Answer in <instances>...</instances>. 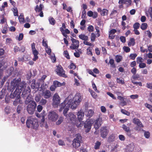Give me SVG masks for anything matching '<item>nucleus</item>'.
Wrapping results in <instances>:
<instances>
[{
    "mask_svg": "<svg viewBox=\"0 0 152 152\" xmlns=\"http://www.w3.org/2000/svg\"><path fill=\"white\" fill-rule=\"evenodd\" d=\"M140 27V24L139 23L136 22L134 23L133 25L134 29H137Z\"/></svg>",
    "mask_w": 152,
    "mask_h": 152,
    "instance_id": "nucleus-46",
    "label": "nucleus"
},
{
    "mask_svg": "<svg viewBox=\"0 0 152 152\" xmlns=\"http://www.w3.org/2000/svg\"><path fill=\"white\" fill-rule=\"evenodd\" d=\"M82 137L80 134H77L76 135V138L74 139L72 141V145L74 148H76L79 147L82 141Z\"/></svg>",
    "mask_w": 152,
    "mask_h": 152,
    "instance_id": "nucleus-4",
    "label": "nucleus"
},
{
    "mask_svg": "<svg viewBox=\"0 0 152 152\" xmlns=\"http://www.w3.org/2000/svg\"><path fill=\"white\" fill-rule=\"evenodd\" d=\"M87 15L89 17H92L93 18H96L98 17V13L96 12H93L91 11H89L87 12Z\"/></svg>",
    "mask_w": 152,
    "mask_h": 152,
    "instance_id": "nucleus-20",
    "label": "nucleus"
},
{
    "mask_svg": "<svg viewBox=\"0 0 152 152\" xmlns=\"http://www.w3.org/2000/svg\"><path fill=\"white\" fill-rule=\"evenodd\" d=\"M67 113L65 114L66 116L68 118V120H69L71 121H74L76 118V116L72 113H69L67 116L66 114ZM65 116V115H64Z\"/></svg>",
    "mask_w": 152,
    "mask_h": 152,
    "instance_id": "nucleus-21",
    "label": "nucleus"
},
{
    "mask_svg": "<svg viewBox=\"0 0 152 152\" xmlns=\"http://www.w3.org/2000/svg\"><path fill=\"white\" fill-rule=\"evenodd\" d=\"M22 109H23L22 107L20 105H18V106L16 110H17V113L18 114L20 113L21 112V111L22 110Z\"/></svg>",
    "mask_w": 152,
    "mask_h": 152,
    "instance_id": "nucleus-51",
    "label": "nucleus"
},
{
    "mask_svg": "<svg viewBox=\"0 0 152 152\" xmlns=\"http://www.w3.org/2000/svg\"><path fill=\"white\" fill-rule=\"evenodd\" d=\"M117 82L119 84H124L125 83L124 80L123 79H120V78H117L116 79Z\"/></svg>",
    "mask_w": 152,
    "mask_h": 152,
    "instance_id": "nucleus-36",
    "label": "nucleus"
},
{
    "mask_svg": "<svg viewBox=\"0 0 152 152\" xmlns=\"http://www.w3.org/2000/svg\"><path fill=\"white\" fill-rule=\"evenodd\" d=\"M26 99L25 101V103L26 104H29L31 103L32 102H35L34 101L31 100V96L30 95L29 96L26 97Z\"/></svg>",
    "mask_w": 152,
    "mask_h": 152,
    "instance_id": "nucleus-25",
    "label": "nucleus"
},
{
    "mask_svg": "<svg viewBox=\"0 0 152 152\" xmlns=\"http://www.w3.org/2000/svg\"><path fill=\"white\" fill-rule=\"evenodd\" d=\"M32 83H31V86L32 88L34 89L35 87L36 80H35L33 79L32 80Z\"/></svg>",
    "mask_w": 152,
    "mask_h": 152,
    "instance_id": "nucleus-61",
    "label": "nucleus"
},
{
    "mask_svg": "<svg viewBox=\"0 0 152 152\" xmlns=\"http://www.w3.org/2000/svg\"><path fill=\"white\" fill-rule=\"evenodd\" d=\"M145 106L149 110H150L151 112L152 113V105L148 104L147 103H146L145 104Z\"/></svg>",
    "mask_w": 152,
    "mask_h": 152,
    "instance_id": "nucleus-54",
    "label": "nucleus"
},
{
    "mask_svg": "<svg viewBox=\"0 0 152 152\" xmlns=\"http://www.w3.org/2000/svg\"><path fill=\"white\" fill-rule=\"evenodd\" d=\"M71 40L72 44V46H71L70 48L72 50L77 49L79 47V41L72 37H71Z\"/></svg>",
    "mask_w": 152,
    "mask_h": 152,
    "instance_id": "nucleus-11",
    "label": "nucleus"
},
{
    "mask_svg": "<svg viewBox=\"0 0 152 152\" xmlns=\"http://www.w3.org/2000/svg\"><path fill=\"white\" fill-rule=\"evenodd\" d=\"M42 83L41 86V88L43 91L44 90H45L48 88V86L46 83Z\"/></svg>",
    "mask_w": 152,
    "mask_h": 152,
    "instance_id": "nucleus-43",
    "label": "nucleus"
},
{
    "mask_svg": "<svg viewBox=\"0 0 152 152\" xmlns=\"http://www.w3.org/2000/svg\"><path fill=\"white\" fill-rule=\"evenodd\" d=\"M86 10H83L82 11V15L81 18L83 19L86 18Z\"/></svg>",
    "mask_w": 152,
    "mask_h": 152,
    "instance_id": "nucleus-58",
    "label": "nucleus"
},
{
    "mask_svg": "<svg viewBox=\"0 0 152 152\" xmlns=\"http://www.w3.org/2000/svg\"><path fill=\"white\" fill-rule=\"evenodd\" d=\"M18 19L20 23H24L25 20H24V18L23 15H20L18 17Z\"/></svg>",
    "mask_w": 152,
    "mask_h": 152,
    "instance_id": "nucleus-41",
    "label": "nucleus"
},
{
    "mask_svg": "<svg viewBox=\"0 0 152 152\" xmlns=\"http://www.w3.org/2000/svg\"><path fill=\"white\" fill-rule=\"evenodd\" d=\"M26 126L28 128H31L37 130L39 126L38 121L37 119L32 117H29L26 121Z\"/></svg>",
    "mask_w": 152,
    "mask_h": 152,
    "instance_id": "nucleus-3",
    "label": "nucleus"
},
{
    "mask_svg": "<svg viewBox=\"0 0 152 152\" xmlns=\"http://www.w3.org/2000/svg\"><path fill=\"white\" fill-rule=\"evenodd\" d=\"M122 128H123L124 130L126 132H128V131H130V129L127 126L123 124L122 125Z\"/></svg>",
    "mask_w": 152,
    "mask_h": 152,
    "instance_id": "nucleus-45",
    "label": "nucleus"
},
{
    "mask_svg": "<svg viewBox=\"0 0 152 152\" xmlns=\"http://www.w3.org/2000/svg\"><path fill=\"white\" fill-rule=\"evenodd\" d=\"M126 134L127 135L130 137L133 138L134 137V136H133L132 135V133H131V130H130V131H128V132H126Z\"/></svg>",
    "mask_w": 152,
    "mask_h": 152,
    "instance_id": "nucleus-59",
    "label": "nucleus"
},
{
    "mask_svg": "<svg viewBox=\"0 0 152 152\" xmlns=\"http://www.w3.org/2000/svg\"><path fill=\"white\" fill-rule=\"evenodd\" d=\"M47 102V100L46 99L42 98L40 101L39 103L42 105H44L46 104Z\"/></svg>",
    "mask_w": 152,
    "mask_h": 152,
    "instance_id": "nucleus-38",
    "label": "nucleus"
},
{
    "mask_svg": "<svg viewBox=\"0 0 152 152\" xmlns=\"http://www.w3.org/2000/svg\"><path fill=\"white\" fill-rule=\"evenodd\" d=\"M92 126V123L90 120H87L84 123V127L85 128L87 129L86 131V132H88L90 130L91 126Z\"/></svg>",
    "mask_w": 152,
    "mask_h": 152,
    "instance_id": "nucleus-16",
    "label": "nucleus"
},
{
    "mask_svg": "<svg viewBox=\"0 0 152 152\" xmlns=\"http://www.w3.org/2000/svg\"><path fill=\"white\" fill-rule=\"evenodd\" d=\"M97 10L102 16H104L108 15V10L106 9H103L102 10L101 8H99L97 9Z\"/></svg>",
    "mask_w": 152,
    "mask_h": 152,
    "instance_id": "nucleus-18",
    "label": "nucleus"
},
{
    "mask_svg": "<svg viewBox=\"0 0 152 152\" xmlns=\"http://www.w3.org/2000/svg\"><path fill=\"white\" fill-rule=\"evenodd\" d=\"M84 115V113L83 111L81 110L78 111L77 113V116L78 120L79 122L82 121Z\"/></svg>",
    "mask_w": 152,
    "mask_h": 152,
    "instance_id": "nucleus-19",
    "label": "nucleus"
},
{
    "mask_svg": "<svg viewBox=\"0 0 152 152\" xmlns=\"http://www.w3.org/2000/svg\"><path fill=\"white\" fill-rule=\"evenodd\" d=\"M68 67L70 69H75L76 66L75 64L73 63H71Z\"/></svg>",
    "mask_w": 152,
    "mask_h": 152,
    "instance_id": "nucleus-60",
    "label": "nucleus"
},
{
    "mask_svg": "<svg viewBox=\"0 0 152 152\" xmlns=\"http://www.w3.org/2000/svg\"><path fill=\"white\" fill-rule=\"evenodd\" d=\"M47 76L46 75H43L42 77L40 79H39V80L40 82L38 84V86L39 87V86L40 83H44V80L47 77Z\"/></svg>",
    "mask_w": 152,
    "mask_h": 152,
    "instance_id": "nucleus-28",
    "label": "nucleus"
},
{
    "mask_svg": "<svg viewBox=\"0 0 152 152\" xmlns=\"http://www.w3.org/2000/svg\"><path fill=\"white\" fill-rule=\"evenodd\" d=\"M82 101L81 96L80 93H77L74 97L72 94H70L67 99H66L60 105L59 111L61 112L64 109L63 114L65 115L70 107L72 109H75Z\"/></svg>",
    "mask_w": 152,
    "mask_h": 152,
    "instance_id": "nucleus-1",
    "label": "nucleus"
},
{
    "mask_svg": "<svg viewBox=\"0 0 152 152\" xmlns=\"http://www.w3.org/2000/svg\"><path fill=\"white\" fill-rule=\"evenodd\" d=\"M131 81L132 80L135 81V80H140V75L138 74H136L135 75H133L132 76L131 79Z\"/></svg>",
    "mask_w": 152,
    "mask_h": 152,
    "instance_id": "nucleus-23",
    "label": "nucleus"
},
{
    "mask_svg": "<svg viewBox=\"0 0 152 152\" xmlns=\"http://www.w3.org/2000/svg\"><path fill=\"white\" fill-rule=\"evenodd\" d=\"M31 46L32 53L34 55V58H33V60L34 61H36L38 58L37 55L39 54V52L35 48V44L34 42L31 44Z\"/></svg>",
    "mask_w": 152,
    "mask_h": 152,
    "instance_id": "nucleus-8",
    "label": "nucleus"
},
{
    "mask_svg": "<svg viewBox=\"0 0 152 152\" xmlns=\"http://www.w3.org/2000/svg\"><path fill=\"white\" fill-rule=\"evenodd\" d=\"M122 56L120 55H117L115 56V60L117 63L120 62L122 60Z\"/></svg>",
    "mask_w": 152,
    "mask_h": 152,
    "instance_id": "nucleus-40",
    "label": "nucleus"
},
{
    "mask_svg": "<svg viewBox=\"0 0 152 152\" xmlns=\"http://www.w3.org/2000/svg\"><path fill=\"white\" fill-rule=\"evenodd\" d=\"M42 45L43 46L47 48L48 47L47 41H45L44 39H43L42 42Z\"/></svg>",
    "mask_w": 152,
    "mask_h": 152,
    "instance_id": "nucleus-57",
    "label": "nucleus"
},
{
    "mask_svg": "<svg viewBox=\"0 0 152 152\" xmlns=\"http://www.w3.org/2000/svg\"><path fill=\"white\" fill-rule=\"evenodd\" d=\"M79 37L80 39L84 40V41H88V37L87 36H86L84 34H81L79 35Z\"/></svg>",
    "mask_w": 152,
    "mask_h": 152,
    "instance_id": "nucleus-26",
    "label": "nucleus"
},
{
    "mask_svg": "<svg viewBox=\"0 0 152 152\" xmlns=\"http://www.w3.org/2000/svg\"><path fill=\"white\" fill-rule=\"evenodd\" d=\"M130 42L128 43V45L129 46H134L135 43V39L133 38H132L130 39Z\"/></svg>",
    "mask_w": 152,
    "mask_h": 152,
    "instance_id": "nucleus-30",
    "label": "nucleus"
},
{
    "mask_svg": "<svg viewBox=\"0 0 152 152\" xmlns=\"http://www.w3.org/2000/svg\"><path fill=\"white\" fill-rule=\"evenodd\" d=\"M37 104L35 102H32L31 103L28 104L26 107V110L28 113L30 114H33L37 108Z\"/></svg>",
    "mask_w": 152,
    "mask_h": 152,
    "instance_id": "nucleus-5",
    "label": "nucleus"
},
{
    "mask_svg": "<svg viewBox=\"0 0 152 152\" xmlns=\"http://www.w3.org/2000/svg\"><path fill=\"white\" fill-rule=\"evenodd\" d=\"M12 10L13 12L14 16H18V13L17 8L16 7H14L12 8Z\"/></svg>",
    "mask_w": 152,
    "mask_h": 152,
    "instance_id": "nucleus-33",
    "label": "nucleus"
},
{
    "mask_svg": "<svg viewBox=\"0 0 152 152\" xmlns=\"http://www.w3.org/2000/svg\"><path fill=\"white\" fill-rule=\"evenodd\" d=\"M53 104L54 105H57L60 103V99L57 93H55L53 98Z\"/></svg>",
    "mask_w": 152,
    "mask_h": 152,
    "instance_id": "nucleus-13",
    "label": "nucleus"
},
{
    "mask_svg": "<svg viewBox=\"0 0 152 152\" xmlns=\"http://www.w3.org/2000/svg\"><path fill=\"white\" fill-rule=\"evenodd\" d=\"M64 56L67 59H69L70 57L69 56L68 52L67 50L64 51L63 53Z\"/></svg>",
    "mask_w": 152,
    "mask_h": 152,
    "instance_id": "nucleus-42",
    "label": "nucleus"
},
{
    "mask_svg": "<svg viewBox=\"0 0 152 152\" xmlns=\"http://www.w3.org/2000/svg\"><path fill=\"white\" fill-rule=\"evenodd\" d=\"M137 64H140L143 62V59L141 57H138L137 58Z\"/></svg>",
    "mask_w": 152,
    "mask_h": 152,
    "instance_id": "nucleus-48",
    "label": "nucleus"
},
{
    "mask_svg": "<svg viewBox=\"0 0 152 152\" xmlns=\"http://www.w3.org/2000/svg\"><path fill=\"white\" fill-rule=\"evenodd\" d=\"M48 20L50 23L52 25H54L56 23V20L53 17H49L48 19Z\"/></svg>",
    "mask_w": 152,
    "mask_h": 152,
    "instance_id": "nucleus-29",
    "label": "nucleus"
},
{
    "mask_svg": "<svg viewBox=\"0 0 152 152\" xmlns=\"http://www.w3.org/2000/svg\"><path fill=\"white\" fill-rule=\"evenodd\" d=\"M137 55L136 53H131L129 55L130 59L134 60L137 57Z\"/></svg>",
    "mask_w": 152,
    "mask_h": 152,
    "instance_id": "nucleus-39",
    "label": "nucleus"
},
{
    "mask_svg": "<svg viewBox=\"0 0 152 152\" xmlns=\"http://www.w3.org/2000/svg\"><path fill=\"white\" fill-rule=\"evenodd\" d=\"M124 51L126 53H128L130 51V49L127 46H124L123 48Z\"/></svg>",
    "mask_w": 152,
    "mask_h": 152,
    "instance_id": "nucleus-53",
    "label": "nucleus"
},
{
    "mask_svg": "<svg viewBox=\"0 0 152 152\" xmlns=\"http://www.w3.org/2000/svg\"><path fill=\"white\" fill-rule=\"evenodd\" d=\"M87 54L88 55H90L91 56L93 55L91 49H90V47H89L87 49Z\"/></svg>",
    "mask_w": 152,
    "mask_h": 152,
    "instance_id": "nucleus-49",
    "label": "nucleus"
},
{
    "mask_svg": "<svg viewBox=\"0 0 152 152\" xmlns=\"http://www.w3.org/2000/svg\"><path fill=\"white\" fill-rule=\"evenodd\" d=\"M148 27V25L146 23H143L140 26L141 28L143 30H145Z\"/></svg>",
    "mask_w": 152,
    "mask_h": 152,
    "instance_id": "nucleus-35",
    "label": "nucleus"
},
{
    "mask_svg": "<svg viewBox=\"0 0 152 152\" xmlns=\"http://www.w3.org/2000/svg\"><path fill=\"white\" fill-rule=\"evenodd\" d=\"M94 114V111L90 109L88 111L87 116L89 118H90L92 117Z\"/></svg>",
    "mask_w": 152,
    "mask_h": 152,
    "instance_id": "nucleus-32",
    "label": "nucleus"
},
{
    "mask_svg": "<svg viewBox=\"0 0 152 152\" xmlns=\"http://www.w3.org/2000/svg\"><path fill=\"white\" fill-rule=\"evenodd\" d=\"M109 63L112 67L115 68V65L114 64V60L113 59L111 58L110 59L109 61Z\"/></svg>",
    "mask_w": 152,
    "mask_h": 152,
    "instance_id": "nucleus-44",
    "label": "nucleus"
},
{
    "mask_svg": "<svg viewBox=\"0 0 152 152\" xmlns=\"http://www.w3.org/2000/svg\"><path fill=\"white\" fill-rule=\"evenodd\" d=\"M42 95L45 99H49L51 96V93L49 90H46L42 91Z\"/></svg>",
    "mask_w": 152,
    "mask_h": 152,
    "instance_id": "nucleus-17",
    "label": "nucleus"
},
{
    "mask_svg": "<svg viewBox=\"0 0 152 152\" xmlns=\"http://www.w3.org/2000/svg\"><path fill=\"white\" fill-rule=\"evenodd\" d=\"M102 123V118H99L97 119L95 121L94 124V127L96 129H98L101 126Z\"/></svg>",
    "mask_w": 152,
    "mask_h": 152,
    "instance_id": "nucleus-15",
    "label": "nucleus"
},
{
    "mask_svg": "<svg viewBox=\"0 0 152 152\" xmlns=\"http://www.w3.org/2000/svg\"><path fill=\"white\" fill-rule=\"evenodd\" d=\"M126 23L124 21H122L121 23V25L122 26V29L123 30H124L126 28Z\"/></svg>",
    "mask_w": 152,
    "mask_h": 152,
    "instance_id": "nucleus-50",
    "label": "nucleus"
},
{
    "mask_svg": "<svg viewBox=\"0 0 152 152\" xmlns=\"http://www.w3.org/2000/svg\"><path fill=\"white\" fill-rule=\"evenodd\" d=\"M117 99L121 101V103L122 104L123 106H125L126 105V102L124 100V99L123 97L121 96H118Z\"/></svg>",
    "mask_w": 152,
    "mask_h": 152,
    "instance_id": "nucleus-24",
    "label": "nucleus"
},
{
    "mask_svg": "<svg viewBox=\"0 0 152 152\" xmlns=\"http://www.w3.org/2000/svg\"><path fill=\"white\" fill-rule=\"evenodd\" d=\"M45 117L44 116H42V118L41 119V120L40 121V124L41 125L40 126L41 127H42L43 126V124L45 122Z\"/></svg>",
    "mask_w": 152,
    "mask_h": 152,
    "instance_id": "nucleus-62",
    "label": "nucleus"
},
{
    "mask_svg": "<svg viewBox=\"0 0 152 152\" xmlns=\"http://www.w3.org/2000/svg\"><path fill=\"white\" fill-rule=\"evenodd\" d=\"M133 122L134 123L138 126L135 129L136 131H140L141 130L140 127L143 128L144 127V126L141 121L138 118H134L133 120Z\"/></svg>",
    "mask_w": 152,
    "mask_h": 152,
    "instance_id": "nucleus-9",
    "label": "nucleus"
},
{
    "mask_svg": "<svg viewBox=\"0 0 152 152\" xmlns=\"http://www.w3.org/2000/svg\"><path fill=\"white\" fill-rule=\"evenodd\" d=\"M96 38V35L94 33H92L91 34V39L92 42H94Z\"/></svg>",
    "mask_w": 152,
    "mask_h": 152,
    "instance_id": "nucleus-63",
    "label": "nucleus"
},
{
    "mask_svg": "<svg viewBox=\"0 0 152 152\" xmlns=\"http://www.w3.org/2000/svg\"><path fill=\"white\" fill-rule=\"evenodd\" d=\"M53 84L56 88L62 86V83L57 80L54 81Z\"/></svg>",
    "mask_w": 152,
    "mask_h": 152,
    "instance_id": "nucleus-31",
    "label": "nucleus"
},
{
    "mask_svg": "<svg viewBox=\"0 0 152 152\" xmlns=\"http://www.w3.org/2000/svg\"><path fill=\"white\" fill-rule=\"evenodd\" d=\"M100 132L101 137L103 138H106L109 131L107 129L106 126H104L101 128Z\"/></svg>",
    "mask_w": 152,
    "mask_h": 152,
    "instance_id": "nucleus-12",
    "label": "nucleus"
},
{
    "mask_svg": "<svg viewBox=\"0 0 152 152\" xmlns=\"http://www.w3.org/2000/svg\"><path fill=\"white\" fill-rule=\"evenodd\" d=\"M101 145V143L100 142L98 141H97L95 143V145L94 148L95 149L97 150L99 148L100 146Z\"/></svg>",
    "mask_w": 152,
    "mask_h": 152,
    "instance_id": "nucleus-37",
    "label": "nucleus"
},
{
    "mask_svg": "<svg viewBox=\"0 0 152 152\" xmlns=\"http://www.w3.org/2000/svg\"><path fill=\"white\" fill-rule=\"evenodd\" d=\"M115 138V137L113 135H111L108 138V141L110 142H112L114 141Z\"/></svg>",
    "mask_w": 152,
    "mask_h": 152,
    "instance_id": "nucleus-34",
    "label": "nucleus"
},
{
    "mask_svg": "<svg viewBox=\"0 0 152 152\" xmlns=\"http://www.w3.org/2000/svg\"><path fill=\"white\" fill-rule=\"evenodd\" d=\"M31 90L29 87H28L26 89H25L22 92V96L24 99L31 95Z\"/></svg>",
    "mask_w": 152,
    "mask_h": 152,
    "instance_id": "nucleus-14",
    "label": "nucleus"
},
{
    "mask_svg": "<svg viewBox=\"0 0 152 152\" xmlns=\"http://www.w3.org/2000/svg\"><path fill=\"white\" fill-rule=\"evenodd\" d=\"M121 112L122 113L128 116H129L130 115V113L129 112L124 109H121Z\"/></svg>",
    "mask_w": 152,
    "mask_h": 152,
    "instance_id": "nucleus-47",
    "label": "nucleus"
},
{
    "mask_svg": "<svg viewBox=\"0 0 152 152\" xmlns=\"http://www.w3.org/2000/svg\"><path fill=\"white\" fill-rule=\"evenodd\" d=\"M63 118L62 117H60L58 120L56 122V124L57 125H59L63 121Z\"/></svg>",
    "mask_w": 152,
    "mask_h": 152,
    "instance_id": "nucleus-55",
    "label": "nucleus"
},
{
    "mask_svg": "<svg viewBox=\"0 0 152 152\" xmlns=\"http://www.w3.org/2000/svg\"><path fill=\"white\" fill-rule=\"evenodd\" d=\"M56 67L55 71L58 75L64 77H67L66 75L65 74V71L61 65H58Z\"/></svg>",
    "mask_w": 152,
    "mask_h": 152,
    "instance_id": "nucleus-6",
    "label": "nucleus"
},
{
    "mask_svg": "<svg viewBox=\"0 0 152 152\" xmlns=\"http://www.w3.org/2000/svg\"><path fill=\"white\" fill-rule=\"evenodd\" d=\"M41 96L39 95H37L35 97V100L37 102H38L40 101Z\"/></svg>",
    "mask_w": 152,
    "mask_h": 152,
    "instance_id": "nucleus-56",
    "label": "nucleus"
},
{
    "mask_svg": "<svg viewBox=\"0 0 152 152\" xmlns=\"http://www.w3.org/2000/svg\"><path fill=\"white\" fill-rule=\"evenodd\" d=\"M48 117L49 120L55 121L58 118V115L55 112L51 111L49 112Z\"/></svg>",
    "mask_w": 152,
    "mask_h": 152,
    "instance_id": "nucleus-10",
    "label": "nucleus"
},
{
    "mask_svg": "<svg viewBox=\"0 0 152 152\" xmlns=\"http://www.w3.org/2000/svg\"><path fill=\"white\" fill-rule=\"evenodd\" d=\"M22 103L23 102L20 100V98L15 99V100L13 102V104L15 106H17L18 103L22 104Z\"/></svg>",
    "mask_w": 152,
    "mask_h": 152,
    "instance_id": "nucleus-27",
    "label": "nucleus"
},
{
    "mask_svg": "<svg viewBox=\"0 0 152 152\" xmlns=\"http://www.w3.org/2000/svg\"><path fill=\"white\" fill-rule=\"evenodd\" d=\"M145 131L144 133V136L146 138H148L150 135V132L148 131Z\"/></svg>",
    "mask_w": 152,
    "mask_h": 152,
    "instance_id": "nucleus-52",
    "label": "nucleus"
},
{
    "mask_svg": "<svg viewBox=\"0 0 152 152\" xmlns=\"http://www.w3.org/2000/svg\"><path fill=\"white\" fill-rule=\"evenodd\" d=\"M147 12L150 15L151 17L152 18V7H150Z\"/></svg>",
    "mask_w": 152,
    "mask_h": 152,
    "instance_id": "nucleus-64",
    "label": "nucleus"
},
{
    "mask_svg": "<svg viewBox=\"0 0 152 152\" xmlns=\"http://www.w3.org/2000/svg\"><path fill=\"white\" fill-rule=\"evenodd\" d=\"M43 7V5L40 4L39 6L37 5L35 7L34 10L36 12H39V11H42Z\"/></svg>",
    "mask_w": 152,
    "mask_h": 152,
    "instance_id": "nucleus-22",
    "label": "nucleus"
},
{
    "mask_svg": "<svg viewBox=\"0 0 152 152\" xmlns=\"http://www.w3.org/2000/svg\"><path fill=\"white\" fill-rule=\"evenodd\" d=\"M11 91H12V93L10 95V98L12 99H14L15 97V99L20 98V91L18 90L16 88L12 89V88L11 87Z\"/></svg>",
    "mask_w": 152,
    "mask_h": 152,
    "instance_id": "nucleus-7",
    "label": "nucleus"
},
{
    "mask_svg": "<svg viewBox=\"0 0 152 152\" xmlns=\"http://www.w3.org/2000/svg\"><path fill=\"white\" fill-rule=\"evenodd\" d=\"M20 78L17 79L15 78L13 80L11 83L12 89L16 88L18 90L21 92L22 90L26 87V84L25 82H20Z\"/></svg>",
    "mask_w": 152,
    "mask_h": 152,
    "instance_id": "nucleus-2",
    "label": "nucleus"
}]
</instances>
